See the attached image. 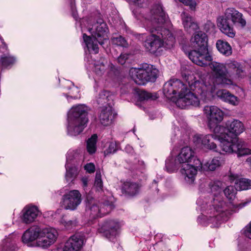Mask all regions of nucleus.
Wrapping results in <instances>:
<instances>
[{
	"label": "nucleus",
	"instance_id": "nucleus-1",
	"mask_svg": "<svg viewBox=\"0 0 251 251\" xmlns=\"http://www.w3.org/2000/svg\"><path fill=\"white\" fill-rule=\"evenodd\" d=\"M207 41V35L202 31L194 34L190 42L195 50L189 52L188 57L193 62L199 66H204L209 64L215 79H211L208 82L203 83L197 79L193 75H189L187 78L190 89L197 93L200 99L204 102L211 101L216 97H219L220 92V64L216 62L209 64L212 57L208 51Z\"/></svg>",
	"mask_w": 251,
	"mask_h": 251
},
{
	"label": "nucleus",
	"instance_id": "nucleus-2",
	"mask_svg": "<svg viewBox=\"0 0 251 251\" xmlns=\"http://www.w3.org/2000/svg\"><path fill=\"white\" fill-rule=\"evenodd\" d=\"M130 4L137 6L133 10V13L137 20L142 23L144 26L151 32L153 29L157 34L152 33L149 35L144 46L151 53H155L159 48L167 46V48L173 47L175 43V38L171 32L162 26L168 23V16L163 10L160 4L154 5L153 8L147 14L148 10L146 8L147 0H126Z\"/></svg>",
	"mask_w": 251,
	"mask_h": 251
},
{
	"label": "nucleus",
	"instance_id": "nucleus-3",
	"mask_svg": "<svg viewBox=\"0 0 251 251\" xmlns=\"http://www.w3.org/2000/svg\"><path fill=\"white\" fill-rule=\"evenodd\" d=\"M226 127L228 132L221 133V149L228 153H236L238 156L251 154V150L246 148L245 143L238 136L245 130L243 124L238 120L227 121Z\"/></svg>",
	"mask_w": 251,
	"mask_h": 251
},
{
	"label": "nucleus",
	"instance_id": "nucleus-4",
	"mask_svg": "<svg viewBox=\"0 0 251 251\" xmlns=\"http://www.w3.org/2000/svg\"><path fill=\"white\" fill-rule=\"evenodd\" d=\"M163 93L166 98L175 102L181 109L186 108L190 105L198 106L200 104V99L177 79H172L165 83Z\"/></svg>",
	"mask_w": 251,
	"mask_h": 251
},
{
	"label": "nucleus",
	"instance_id": "nucleus-5",
	"mask_svg": "<svg viewBox=\"0 0 251 251\" xmlns=\"http://www.w3.org/2000/svg\"><path fill=\"white\" fill-rule=\"evenodd\" d=\"M57 236V232L53 228L34 226L24 232L22 240L25 243H28L36 240L37 246L46 249L56 241Z\"/></svg>",
	"mask_w": 251,
	"mask_h": 251
},
{
	"label": "nucleus",
	"instance_id": "nucleus-6",
	"mask_svg": "<svg viewBox=\"0 0 251 251\" xmlns=\"http://www.w3.org/2000/svg\"><path fill=\"white\" fill-rule=\"evenodd\" d=\"M87 107L84 104L73 106L68 113V134L72 136L82 132L88 121Z\"/></svg>",
	"mask_w": 251,
	"mask_h": 251
},
{
	"label": "nucleus",
	"instance_id": "nucleus-7",
	"mask_svg": "<svg viewBox=\"0 0 251 251\" xmlns=\"http://www.w3.org/2000/svg\"><path fill=\"white\" fill-rule=\"evenodd\" d=\"M88 30L91 33L93 38L84 33V42L89 51L97 53L99 52L98 43L102 45L108 39L107 26L102 20H100L91 28L89 27Z\"/></svg>",
	"mask_w": 251,
	"mask_h": 251
},
{
	"label": "nucleus",
	"instance_id": "nucleus-8",
	"mask_svg": "<svg viewBox=\"0 0 251 251\" xmlns=\"http://www.w3.org/2000/svg\"><path fill=\"white\" fill-rule=\"evenodd\" d=\"M231 20L233 24H238L244 27L246 25V20L243 18V14L234 8H228L224 12L221 21V31L230 38H234L235 31L229 23Z\"/></svg>",
	"mask_w": 251,
	"mask_h": 251
},
{
	"label": "nucleus",
	"instance_id": "nucleus-9",
	"mask_svg": "<svg viewBox=\"0 0 251 251\" xmlns=\"http://www.w3.org/2000/svg\"><path fill=\"white\" fill-rule=\"evenodd\" d=\"M158 72V70L153 66L144 64L139 68H131L129 73L136 84L142 85L149 81H154L157 77Z\"/></svg>",
	"mask_w": 251,
	"mask_h": 251
},
{
	"label": "nucleus",
	"instance_id": "nucleus-10",
	"mask_svg": "<svg viewBox=\"0 0 251 251\" xmlns=\"http://www.w3.org/2000/svg\"><path fill=\"white\" fill-rule=\"evenodd\" d=\"M199 159L195 155V151L190 147L182 148L179 153L176 156L174 162L167 160L166 168L169 173H173L178 169V166L189 164Z\"/></svg>",
	"mask_w": 251,
	"mask_h": 251
},
{
	"label": "nucleus",
	"instance_id": "nucleus-11",
	"mask_svg": "<svg viewBox=\"0 0 251 251\" xmlns=\"http://www.w3.org/2000/svg\"><path fill=\"white\" fill-rule=\"evenodd\" d=\"M113 208V205L112 202L107 201L102 204L97 200L91 198L87 199L86 212L92 218H96L108 213Z\"/></svg>",
	"mask_w": 251,
	"mask_h": 251
},
{
	"label": "nucleus",
	"instance_id": "nucleus-12",
	"mask_svg": "<svg viewBox=\"0 0 251 251\" xmlns=\"http://www.w3.org/2000/svg\"><path fill=\"white\" fill-rule=\"evenodd\" d=\"M203 113L208 122V126L214 133H220V108L214 105H206Z\"/></svg>",
	"mask_w": 251,
	"mask_h": 251
},
{
	"label": "nucleus",
	"instance_id": "nucleus-13",
	"mask_svg": "<svg viewBox=\"0 0 251 251\" xmlns=\"http://www.w3.org/2000/svg\"><path fill=\"white\" fill-rule=\"evenodd\" d=\"M82 201V196L78 190H71L64 194L60 201L61 206L65 210L74 211Z\"/></svg>",
	"mask_w": 251,
	"mask_h": 251
},
{
	"label": "nucleus",
	"instance_id": "nucleus-14",
	"mask_svg": "<svg viewBox=\"0 0 251 251\" xmlns=\"http://www.w3.org/2000/svg\"><path fill=\"white\" fill-rule=\"evenodd\" d=\"M178 168L185 182L191 184L195 180L198 170L202 169V165L200 159H196L195 162L178 166Z\"/></svg>",
	"mask_w": 251,
	"mask_h": 251
},
{
	"label": "nucleus",
	"instance_id": "nucleus-15",
	"mask_svg": "<svg viewBox=\"0 0 251 251\" xmlns=\"http://www.w3.org/2000/svg\"><path fill=\"white\" fill-rule=\"evenodd\" d=\"M240 65L235 61L229 60L225 64H221V87H226L232 84V80L228 77L230 76V72L235 71Z\"/></svg>",
	"mask_w": 251,
	"mask_h": 251
},
{
	"label": "nucleus",
	"instance_id": "nucleus-16",
	"mask_svg": "<svg viewBox=\"0 0 251 251\" xmlns=\"http://www.w3.org/2000/svg\"><path fill=\"white\" fill-rule=\"evenodd\" d=\"M220 201L218 198L211 201L208 210L207 224L212 228H218L220 225Z\"/></svg>",
	"mask_w": 251,
	"mask_h": 251
},
{
	"label": "nucleus",
	"instance_id": "nucleus-17",
	"mask_svg": "<svg viewBox=\"0 0 251 251\" xmlns=\"http://www.w3.org/2000/svg\"><path fill=\"white\" fill-rule=\"evenodd\" d=\"M40 215L41 212L37 206L28 205L22 210L21 218L23 223L28 224L34 222Z\"/></svg>",
	"mask_w": 251,
	"mask_h": 251
},
{
	"label": "nucleus",
	"instance_id": "nucleus-18",
	"mask_svg": "<svg viewBox=\"0 0 251 251\" xmlns=\"http://www.w3.org/2000/svg\"><path fill=\"white\" fill-rule=\"evenodd\" d=\"M115 117L112 108L110 105L105 106L101 108L99 116V120L100 124L104 126H111Z\"/></svg>",
	"mask_w": 251,
	"mask_h": 251
},
{
	"label": "nucleus",
	"instance_id": "nucleus-19",
	"mask_svg": "<svg viewBox=\"0 0 251 251\" xmlns=\"http://www.w3.org/2000/svg\"><path fill=\"white\" fill-rule=\"evenodd\" d=\"M74 153V151H69L66 156L65 178L66 181L70 183L73 182L79 173V168L75 165L71 164V156Z\"/></svg>",
	"mask_w": 251,
	"mask_h": 251
},
{
	"label": "nucleus",
	"instance_id": "nucleus-20",
	"mask_svg": "<svg viewBox=\"0 0 251 251\" xmlns=\"http://www.w3.org/2000/svg\"><path fill=\"white\" fill-rule=\"evenodd\" d=\"M120 224L115 220H109L105 222L101 226V230L106 236L109 239L115 237L118 233Z\"/></svg>",
	"mask_w": 251,
	"mask_h": 251
},
{
	"label": "nucleus",
	"instance_id": "nucleus-21",
	"mask_svg": "<svg viewBox=\"0 0 251 251\" xmlns=\"http://www.w3.org/2000/svg\"><path fill=\"white\" fill-rule=\"evenodd\" d=\"M82 245V239L78 236L73 235L66 242L63 251H79Z\"/></svg>",
	"mask_w": 251,
	"mask_h": 251
},
{
	"label": "nucleus",
	"instance_id": "nucleus-22",
	"mask_svg": "<svg viewBox=\"0 0 251 251\" xmlns=\"http://www.w3.org/2000/svg\"><path fill=\"white\" fill-rule=\"evenodd\" d=\"M215 135L212 136V138L220 140V135L219 133H215ZM211 136L210 135H197L195 137L197 139L198 143H201L205 148L211 150H214L216 148V145L213 142H210V138Z\"/></svg>",
	"mask_w": 251,
	"mask_h": 251
},
{
	"label": "nucleus",
	"instance_id": "nucleus-23",
	"mask_svg": "<svg viewBox=\"0 0 251 251\" xmlns=\"http://www.w3.org/2000/svg\"><path fill=\"white\" fill-rule=\"evenodd\" d=\"M181 18L184 27L187 32L191 33L198 29V24L187 13H183L181 14Z\"/></svg>",
	"mask_w": 251,
	"mask_h": 251
},
{
	"label": "nucleus",
	"instance_id": "nucleus-24",
	"mask_svg": "<svg viewBox=\"0 0 251 251\" xmlns=\"http://www.w3.org/2000/svg\"><path fill=\"white\" fill-rule=\"evenodd\" d=\"M248 203L249 201H246L244 202H241L239 204H232V208H230V209L232 208V209L223 208L222 210H221V222H224L227 221L230 218L233 211L236 212L237 210L242 208Z\"/></svg>",
	"mask_w": 251,
	"mask_h": 251
},
{
	"label": "nucleus",
	"instance_id": "nucleus-25",
	"mask_svg": "<svg viewBox=\"0 0 251 251\" xmlns=\"http://www.w3.org/2000/svg\"><path fill=\"white\" fill-rule=\"evenodd\" d=\"M140 186L136 183L126 181L123 184L122 191L124 193L133 196L139 193Z\"/></svg>",
	"mask_w": 251,
	"mask_h": 251
},
{
	"label": "nucleus",
	"instance_id": "nucleus-26",
	"mask_svg": "<svg viewBox=\"0 0 251 251\" xmlns=\"http://www.w3.org/2000/svg\"><path fill=\"white\" fill-rule=\"evenodd\" d=\"M221 99L232 105H237L239 103V99L226 90L221 89Z\"/></svg>",
	"mask_w": 251,
	"mask_h": 251
},
{
	"label": "nucleus",
	"instance_id": "nucleus-27",
	"mask_svg": "<svg viewBox=\"0 0 251 251\" xmlns=\"http://www.w3.org/2000/svg\"><path fill=\"white\" fill-rule=\"evenodd\" d=\"M107 61L104 58L99 61H95L94 63L93 71L98 76H102L107 69Z\"/></svg>",
	"mask_w": 251,
	"mask_h": 251
},
{
	"label": "nucleus",
	"instance_id": "nucleus-28",
	"mask_svg": "<svg viewBox=\"0 0 251 251\" xmlns=\"http://www.w3.org/2000/svg\"><path fill=\"white\" fill-rule=\"evenodd\" d=\"M112 95L110 92L107 91H102L100 93L97 101L99 104H106L107 106L109 105V101L112 100Z\"/></svg>",
	"mask_w": 251,
	"mask_h": 251
},
{
	"label": "nucleus",
	"instance_id": "nucleus-29",
	"mask_svg": "<svg viewBox=\"0 0 251 251\" xmlns=\"http://www.w3.org/2000/svg\"><path fill=\"white\" fill-rule=\"evenodd\" d=\"M16 62V58L9 54H4L0 59V67L6 68L13 65Z\"/></svg>",
	"mask_w": 251,
	"mask_h": 251
},
{
	"label": "nucleus",
	"instance_id": "nucleus-30",
	"mask_svg": "<svg viewBox=\"0 0 251 251\" xmlns=\"http://www.w3.org/2000/svg\"><path fill=\"white\" fill-rule=\"evenodd\" d=\"M97 135L94 134L87 140L86 150L89 154L95 153L97 150Z\"/></svg>",
	"mask_w": 251,
	"mask_h": 251
},
{
	"label": "nucleus",
	"instance_id": "nucleus-31",
	"mask_svg": "<svg viewBox=\"0 0 251 251\" xmlns=\"http://www.w3.org/2000/svg\"><path fill=\"white\" fill-rule=\"evenodd\" d=\"M237 190H246L251 188V180L246 178H241L235 182Z\"/></svg>",
	"mask_w": 251,
	"mask_h": 251
},
{
	"label": "nucleus",
	"instance_id": "nucleus-32",
	"mask_svg": "<svg viewBox=\"0 0 251 251\" xmlns=\"http://www.w3.org/2000/svg\"><path fill=\"white\" fill-rule=\"evenodd\" d=\"M237 191L238 190L235 186H228L224 190V193L226 198L229 201H231L235 198Z\"/></svg>",
	"mask_w": 251,
	"mask_h": 251
},
{
	"label": "nucleus",
	"instance_id": "nucleus-33",
	"mask_svg": "<svg viewBox=\"0 0 251 251\" xmlns=\"http://www.w3.org/2000/svg\"><path fill=\"white\" fill-rule=\"evenodd\" d=\"M220 181L217 180L211 182L210 187L211 193L213 195V198L211 201H213L215 199L218 198L220 201Z\"/></svg>",
	"mask_w": 251,
	"mask_h": 251
},
{
	"label": "nucleus",
	"instance_id": "nucleus-34",
	"mask_svg": "<svg viewBox=\"0 0 251 251\" xmlns=\"http://www.w3.org/2000/svg\"><path fill=\"white\" fill-rule=\"evenodd\" d=\"M220 165V160L218 157L214 158L209 163H207L202 166V169L205 170L213 171Z\"/></svg>",
	"mask_w": 251,
	"mask_h": 251
},
{
	"label": "nucleus",
	"instance_id": "nucleus-35",
	"mask_svg": "<svg viewBox=\"0 0 251 251\" xmlns=\"http://www.w3.org/2000/svg\"><path fill=\"white\" fill-rule=\"evenodd\" d=\"M66 83L68 85H72V87L70 88L72 90L69 92L68 95H65V96L67 97L68 100L69 99L68 98H73V99H77L79 98L78 95L79 93V90L77 87H75L73 82L70 81H66Z\"/></svg>",
	"mask_w": 251,
	"mask_h": 251
},
{
	"label": "nucleus",
	"instance_id": "nucleus-36",
	"mask_svg": "<svg viewBox=\"0 0 251 251\" xmlns=\"http://www.w3.org/2000/svg\"><path fill=\"white\" fill-rule=\"evenodd\" d=\"M138 98L140 100H155L157 97L156 95H153L144 90H139L138 92Z\"/></svg>",
	"mask_w": 251,
	"mask_h": 251
},
{
	"label": "nucleus",
	"instance_id": "nucleus-37",
	"mask_svg": "<svg viewBox=\"0 0 251 251\" xmlns=\"http://www.w3.org/2000/svg\"><path fill=\"white\" fill-rule=\"evenodd\" d=\"M111 43L114 45L122 47H126L127 43L125 39L121 36L116 35L111 38Z\"/></svg>",
	"mask_w": 251,
	"mask_h": 251
},
{
	"label": "nucleus",
	"instance_id": "nucleus-38",
	"mask_svg": "<svg viewBox=\"0 0 251 251\" xmlns=\"http://www.w3.org/2000/svg\"><path fill=\"white\" fill-rule=\"evenodd\" d=\"M221 53L226 56H229L232 53V49L230 45L226 42L221 40Z\"/></svg>",
	"mask_w": 251,
	"mask_h": 251
},
{
	"label": "nucleus",
	"instance_id": "nucleus-39",
	"mask_svg": "<svg viewBox=\"0 0 251 251\" xmlns=\"http://www.w3.org/2000/svg\"><path fill=\"white\" fill-rule=\"evenodd\" d=\"M119 149V144L116 142H111L108 148L104 151L105 155L113 154Z\"/></svg>",
	"mask_w": 251,
	"mask_h": 251
},
{
	"label": "nucleus",
	"instance_id": "nucleus-40",
	"mask_svg": "<svg viewBox=\"0 0 251 251\" xmlns=\"http://www.w3.org/2000/svg\"><path fill=\"white\" fill-rule=\"evenodd\" d=\"M94 186L97 191L102 190L103 187V183L101 178V174L100 171H97L95 180Z\"/></svg>",
	"mask_w": 251,
	"mask_h": 251
},
{
	"label": "nucleus",
	"instance_id": "nucleus-41",
	"mask_svg": "<svg viewBox=\"0 0 251 251\" xmlns=\"http://www.w3.org/2000/svg\"><path fill=\"white\" fill-rule=\"evenodd\" d=\"M61 223L65 227L66 229H71L76 226V221L75 220L68 221L62 220Z\"/></svg>",
	"mask_w": 251,
	"mask_h": 251
},
{
	"label": "nucleus",
	"instance_id": "nucleus-42",
	"mask_svg": "<svg viewBox=\"0 0 251 251\" xmlns=\"http://www.w3.org/2000/svg\"><path fill=\"white\" fill-rule=\"evenodd\" d=\"M180 2L186 5L189 6L191 10H195L196 2L194 0H178Z\"/></svg>",
	"mask_w": 251,
	"mask_h": 251
},
{
	"label": "nucleus",
	"instance_id": "nucleus-43",
	"mask_svg": "<svg viewBox=\"0 0 251 251\" xmlns=\"http://www.w3.org/2000/svg\"><path fill=\"white\" fill-rule=\"evenodd\" d=\"M85 170L88 173H93L95 171V166L92 163L86 164L84 167Z\"/></svg>",
	"mask_w": 251,
	"mask_h": 251
},
{
	"label": "nucleus",
	"instance_id": "nucleus-44",
	"mask_svg": "<svg viewBox=\"0 0 251 251\" xmlns=\"http://www.w3.org/2000/svg\"><path fill=\"white\" fill-rule=\"evenodd\" d=\"M129 55L126 53H122L118 58V62L121 65L124 64L128 58Z\"/></svg>",
	"mask_w": 251,
	"mask_h": 251
},
{
	"label": "nucleus",
	"instance_id": "nucleus-45",
	"mask_svg": "<svg viewBox=\"0 0 251 251\" xmlns=\"http://www.w3.org/2000/svg\"><path fill=\"white\" fill-rule=\"evenodd\" d=\"M234 72H235L236 76L239 78H242L245 75V73L240 65L236 69Z\"/></svg>",
	"mask_w": 251,
	"mask_h": 251
},
{
	"label": "nucleus",
	"instance_id": "nucleus-46",
	"mask_svg": "<svg viewBox=\"0 0 251 251\" xmlns=\"http://www.w3.org/2000/svg\"><path fill=\"white\" fill-rule=\"evenodd\" d=\"M244 233L247 237L251 239V222L246 226Z\"/></svg>",
	"mask_w": 251,
	"mask_h": 251
},
{
	"label": "nucleus",
	"instance_id": "nucleus-47",
	"mask_svg": "<svg viewBox=\"0 0 251 251\" xmlns=\"http://www.w3.org/2000/svg\"><path fill=\"white\" fill-rule=\"evenodd\" d=\"M81 181L82 184V187L84 190L87 188L88 184V178L87 177H83L81 179Z\"/></svg>",
	"mask_w": 251,
	"mask_h": 251
},
{
	"label": "nucleus",
	"instance_id": "nucleus-48",
	"mask_svg": "<svg viewBox=\"0 0 251 251\" xmlns=\"http://www.w3.org/2000/svg\"><path fill=\"white\" fill-rule=\"evenodd\" d=\"M125 151L128 153H132L133 151V148L129 145H127L125 148Z\"/></svg>",
	"mask_w": 251,
	"mask_h": 251
},
{
	"label": "nucleus",
	"instance_id": "nucleus-49",
	"mask_svg": "<svg viewBox=\"0 0 251 251\" xmlns=\"http://www.w3.org/2000/svg\"><path fill=\"white\" fill-rule=\"evenodd\" d=\"M201 199L198 200L197 201V203L198 205L201 207V210L205 208V206L203 204H201Z\"/></svg>",
	"mask_w": 251,
	"mask_h": 251
},
{
	"label": "nucleus",
	"instance_id": "nucleus-50",
	"mask_svg": "<svg viewBox=\"0 0 251 251\" xmlns=\"http://www.w3.org/2000/svg\"><path fill=\"white\" fill-rule=\"evenodd\" d=\"M236 176H235L234 175L230 174V175L228 176L227 177L229 178V180L232 182L235 180L236 178Z\"/></svg>",
	"mask_w": 251,
	"mask_h": 251
},
{
	"label": "nucleus",
	"instance_id": "nucleus-51",
	"mask_svg": "<svg viewBox=\"0 0 251 251\" xmlns=\"http://www.w3.org/2000/svg\"><path fill=\"white\" fill-rule=\"evenodd\" d=\"M220 40H218L216 43V47L219 51H220V45H219Z\"/></svg>",
	"mask_w": 251,
	"mask_h": 251
},
{
	"label": "nucleus",
	"instance_id": "nucleus-52",
	"mask_svg": "<svg viewBox=\"0 0 251 251\" xmlns=\"http://www.w3.org/2000/svg\"><path fill=\"white\" fill-rule=\"evenodd\" d=\"M0 42L1 43V44L2 45H3V46H4V47H6V44H5V43L4 42V40L2 38H0Z\"/></svg>",
	"mask_w": 251,
	"mask_h": 251
},
{
	"label": "nucleus",
	"instance_id": "nucleus-53",
	"mask_svg": "<svg viewBox=\"0 0 251 251\" xmlns=\"http://www.w3.org/2000/svg\"><path fill=\"white\" fill-rule=\"evenodd\" d=\"M71 8L72 9V11L74 12V10H75V7H74V5H73L72 2L71 4Z\"/></svg>",
	"mask_w": 251,
	"mask_h": 251
},
{
	"label": "nucleus",
	"instance_id": "nucleus-54",
	"mask_svg": "<svg viewBox=\"0 0 251 251\" xmlns=\"http://www.w3.org/2000/svg\"><path fill=\"white\" fill-rule=\"evenodd\" d=\"M208 24V25H209L210 26H211V27H212V28H213V27H214V25H213V24H212V23H210V22H209Z\"/></svg>",
	"mask_w": 251,
	"mask_h": 251
},
{
	"label": "nucleus",
	"instance_id": "nucleus-55",
	"mask_svg": "<svg viewBox=\"0 0 251 251\" xmlns=\"http://www.w3.org/2000/svg\"><path fill=\"white\" fill-rule=\"evenodd\" d=\"M154 184L155 185H156V182L155 181V180H154L153 181V185Z\"/></svg>",
	"mask_w": 251,
	"mask_h": 251
},
{
	"label": "nucleus",
	"instance_id": "nucleus-56",
	"mask_svg": "<svg viewBox=\"0 0 251 251\" xmlns=\"http://www.w3.org/2000/svg\"><path fill=\"white\" fill-rule=\"evenodd\" d=\"M201 218L200 217H199L198 218V221H199V222H201H201L200 221V220H201Z\"/></svg>",
	"mask_w": 251,
	"mask_h": 251
},
{
	"label": "nucleus",
	"instance_id": "nucleus-57",
	"mask_svg": "<svg viewBox=\"0 0 251 251\" xmlns=\"http://www.w3.org/2000/svg\"><path fill=\"white\" fill-rule=\"evenodd\" d=\"M54 251H62V250H56Z\"/></svg>",
	"mask_w": 251,
	"mask_h": 251
},
{
	"label": "nucleus",
	"instance_id": "nucleus-58",
	"mask_svg": "<svg viewBox=\"0 0 251 251\" xmlns=\"http://www.w3.org/2000/svg\"><path fill=\"white\" fill-rule=\"evenodd\" d=\"M222 120H223V119H222V117H221V120H220V121L221 122Z\"/></svg>",
	"mask_w": 251,
	"mask_h": 251
}]
</instances>
